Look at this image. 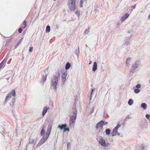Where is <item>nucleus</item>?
<instances>
[{
	"label": "nucleus",
	"mask_w": 150,
	"mask_h": 150,
	"mask_svg": "<svg viewBox=\"0 0 150 150\" xmlns=\"http://www.w3.org/2000/svg\"><path fill=\"white\" fill-rule=\"evenodd\" d=\"M70 113L69 125L70 127H72L75 125L77 114L75 107L72 108V110H70Z\"/></svg>",
	"instance_id": "nucleus-1"
},
{
	"label": "nucleus",
	"mask_w": 150,
	"mask_h": 150,
	"mask_svg": "<svg viewBox=\"0 0 150 150\" xmlns=\"http://www.w3.org/2000/svg\"><path fill=\"white\" fill-rule=\"evenodd\" d=\"M52 125V124H49L47 128V131L45 135H44L41 139L37 146H40L43 144L48 139L51 132Z\"/></svg>",
	"instance_id": "nucleus-2"
},
{
	"label": "nucleus",
	"mask_w": 150,
	"mask_h": 150,
	"mask_svg": "<svg viewBox=\"0 0 150 150\" xmlns=\"http://www.w3.org/2000/svg\"><path fill=\"white\" fill-rule=\"evenodd\" d=\"M59 72L58 71L56 73L55 76L52 78L51 81L52 88L56 91L57 90V86L58 82V80L59 79Z\"/></svg>",
	"instance_id": "nucleus-3"
},
{
	"label": "nucleus",
	"mask_w": 150,
	"mask_h": 150,
	"mask_svg": "<svg viewBox=\"0 0 150 150\" xmlns=\"http://www.w3.org/2000/svg\"><path fill=\"white\" fill-rule=\"evenodd\" d=\"M76 3V0H69L68 5L71 11H74L77 9Z\"/></svg>",
	"instance_id": "nucleus-4"
},
{
	"label": "nucleus",
	"mask_w": 150,
	"mask_h": 150,
	"mask_svg": "<svg viewBox=\"0 0 150 150\" xmlns=\"http://www.w3.org/2000/svg\"><path fill=\"white\" fill-rule=\"evenodd\" d=\"M96 139L97 141H98L99 144H100L102 146L106 148L109 146V144L108 143H106L105 142V140L103 139L102 137H101L100 138H99V137H98L97 136Z\"/></svg>",
	"instance_id": "nucleus-5"
},
{
	"label": "nucleus",
	"mask_w": 150,
	"mask_h": 150,
	"mask_svg": "<svg viewBox=\"0 0 150 150\" xmlns=\"http://www.w3.org/2000/svg\"><path fill=\"white\" fill-rule=\"evenodd\" d=\"M42 79L41 82L44 83L45 81L46 80L47 76L48 74V70L47 69H45L42 73Z\"/></svg>",
	"instance_id": "nucleus-6"
},
{
	"label": "nucleus",
	"mask_w": 150,
	"mask_h": 150,
	"mask_svg": "<svg viewBox=\"0 0 150 150\" xmlns=\"http://www.w3.org/2000/svg\"><path fill=\"white\" fill-rule=\"evenodd\" d=\"M140 62H139L136 61L135 62L132 64V65L130 68V72L133 73L134 72L135 69L138 68Z\"/></svg>",
	"instance_id": "nucleus-7"
},
{
	"label": "nucleus",
	"mask_w": 150,
	"mask_h": 150,
	"mask_svg": "<svg viewBox=\"0 0 150 150\" xmlns=\"http://www.w3.org/2000/svg\"><path fill=\"white\" fill-rule=\"evenodd\" d=\"M104 121L101 120L100 122H98L96 125V128L97 129L99 128L101 129V131H102V129H103V125Z\"/></svg>",
	"instance_id": "nucleus-8"
},
{
	"label": "nucleus",
	"mask_w": 150,
	"mask_h": 150,
	"mask_svg": "<svg viewBox=\"0 0 150 150\" xmlns=\"http://www.w3.org/2000/svg\"><path fill=\"white\" fill-rule=\"evenodd\" d=\"M58 127L61 130L64 129V132L67 131L66 128L67 127V125L66 124H62L61 125H59Z\"/></svg>",
	"instance_id": "nucleus-9"
},
{
	"label": "nucleus",
	"mask_w": 150,
	"mask_h": 150,
	"mask_svg": "<svg viewBox=\"0 0 150 150\" xmlns=\"http://www.w3.org/2000/svg\"><path fill=\"white\" fill-rule=\"evenodd\" d=\"M111 134H112V136H114L117 135H119L120 134L118 132L117 130L113 129Z\"/></svg>",
	"instance_id": "nucleus-10"
},
{
	"label": "nucleus",
	"mask_w": 150,
	"mask_h": 150,
	"mask_svg": "<svg viewBox=\"0 0 150 150\" xmlns=\"http://www.w3.org/2000/svg\"><path fill=\"white\" fill-rule=\"evenodd\" d=\"M129 16V14L128 13H126L125 15L122 17L121 18V20L122 21H123L127 18Z\"/></svg>",
	"instance_id": "nucleus-11"
},
{
	"label": "nucleus",
	"mask_w": 150,
	"mask_h": 150,
	"mask_svg": "<svg viewBox=\"0 0 150 150\" xmlns=\"http://www.w3.org/2000/svg\"><path fill=\"white\" fill-rule=\"evenodd\" d=\"M9 55V54L8 53V54L6 55V57L1 62V64H2L3 65L4 64L7 62L8 60V56Z\"/></svg>",
	"instance_id": "nucleus-12"
},
{
	"label": "nucleus",
	"mask_w": 150,
	"mask_h": 150,
	"mask_svg": "<svg viewBox=\"0 0 150 150\" xmlns=\"http://www.w3.org/2000/svg\"><path fill=\"white\" fill-rule=\"evenodd\" d=\"M97 69V64L96 62L93 63V66L92 68V71H95Z\"/></svg>",
	"instance_id": "nucleus-13"
},
{
	"label": "nucleus",
	"mask_w": 150,
	"mask_h": 150,
	"mask_svg": "<svg viewBox=\"0 0 150 150\" xmlns=\"http://www.w3.org/2000/svg\"><path fill=\"white\" fill-rule=\"evenodd\" d=\"M74 52V53L76 54L77 56V57L78 58L80 53L79 48V46L78 47V48L77 49L75 50Z\"/></svg>",
	"instance_id": "nucleus-14"
},
{
	"label": "nucleus",
	"mask_w": 150,
	"mask_h": 150,
	"mask_svg": "<svg viewBox=\"0 0 150 150\" xmlns=\"http://www.w3.org/2000/svg\"><path fill=\"white\" fill-rule=\"evenodd\" d=\"M67 75V71H65L62 72V79H66Z\"/></svg>",
	"instance_id": "nucleus-15"
},
{
	"label": "nucleus",
	"mask_w": 150,
	"mask_h": 150,
	"mask_svg": "<svg viewBox=\"0 0 150 150\" xmlns=\"http://www.w3.org/2000/svg\"><path fill=\"white\" fill-rule=\"evenodd\" d=\"M11 93H8L6 96L5 98V101L6 102H7L11 98Z\"/></svg>",
	"instance_id": "nucleus-16"
},
{
	"label": "nucleus",
	"mask_w": 150,
	"mask_h": 150,
	"mask_svg": "<svg viewBox=\"0 0 150 150\" xmlns=\"http://www.w3.org/2000/svg\"><path fill=\"white\" fill-rule=\"evenodd\" d=\"M48 110V108L47 107H45L44 108L42 112V115L43 116H44L45 115L46 113L47 112Z\"/></svg>",
	"instance_id": "nucleus-17"
},
{
	"label": "nucleus",
	"mask_w": 150,
	"mask_h": 150,
	"mask_svg": "<svg viewBox=\"0 0 150 150\" xmlns=\"http://www.w3.org/2000/svg\"><path fill=\"white\" fill-rule=\"evenodd\" d=\"M131 58H129L127 59L126 62V64L127 66H128L129 65V64L130 62H131Z\"/></svg>",
	"instance_id": "nucleus-18"
},
{
	"label": "nucleus",
	"mask_w": 150,
	"mask_h": 150,
	"mask_svg": "<svg viewBox=\"0 0 150 150\" xmlns=\"http://www.w3.org/2000/svg\"><path fill=\"white\" fill-rule=\"evenodd\" d=\"M141 107L142 108L144 109L145 110L147 108V105L145 103H142L141 104Z\"/></svg>",
	"instance_id": "nucleus-19"
},
{
	"label": "nucleus",
	"mask_w": 150,
	"mask_h": 150,
	"mask_svg": "<svg viewBox=\"0 0 150 150\" xmlns=\"http://www.w3.org/2000/svg\"><path fill=\"white\" fill-rule=\"evenodd\" d=\"M70 64L69 62H67L66 63L65 66V69L66 70H67L69 69L70 67Z\"/></svg>",
	"instance_id": "nucleus-20"
},
{
	"label": "nucleus",
	"mask_w": 150,
	"mask_h": 150,
	"mask_svg": "<svg viewBox=\"0 0 150 150\" xmlns=\"http://www.w3.org/2000/svg\"><path fill=\"white\" fill-rule=\"evenodd\" d=\"M133 104V101L132 99H130L128 101V104L129 105H132Z\"/></svg>",
	"instance_id": "nucleus-21"
},
{
	"label": "nucleus",
	"mask_w": 150,
	"mask_h": 150,
	"mask_svg": "<svg viewBox=\"0 0 150 150\" xmlns=\"http://www.w3.org/2000/svg\"><path fill=\"white\" fill-rule=\"evenodd\" d=\"M50 27L49 25H47L46 27V33H48L50 31Z\"/></svg>",
	"instance_id": "nucleus-22"
},
{
	"label": "nucleus",
	"mask_w": 150,
	"mask_h": 150,
	"mask_svg": "<svg viewBox=\"0 0 150 150\" xmlns=\"http://www.w3.org/2000/svg\"><path fill=\"white\" fill-rule=\"evenodd\" d=\"M127 38H126V39L124 41V44H126L127 45H129L130 44V42L129 41V40H127Z\"/></svg>",
	"instance_id": "nucleus-23"
},
{
	"label": "nucleus",
	"mask_w": 150,
	"mask_h": 150,
	"mask_svg": "<svg viewBox=\"0 0 150 150\" xmlns=\"http://www.w3.org/2000/svg\"><path fill=\"white\" fill-rule=\"evenodd\" d=\"M111 130L109 129H107L105 130V133L106 134L108 135L110 133Z\"/></svg>",
	"instance_id": "nucleus-24"
},
{
	"label": "nucleus",
	"mask_w": 150,
	"mask_h": 150,
	"mask_svg": "<svg viewBox=\"0 0 150 150\" xmlns=\"http://www.w3.org/2000/svg\"><path fill=\"white\" fill-rule=\"evenodd\" d=\"M75 14L77 15L78 17H79L80 16V11L79 10H76L75 11Z\"/></svg>",
	"instance_id": "nucleus-25"
},
{
	"label": "nucleus",
	"mask_w": 150,
	"mask_h": 150,
	"mask_svg": "<svg viewBox=\"0 0 150 150\" xmlns=\"http://www.w3.org/2000/svg\"><path fill=\"white\" fill-rule=\"evenodd\" d=\"M10 93H11V95L12 94L13 96H14L16 94V92L14 89Z\"/></svg>",
	"instance_id": "nucleus-26"
},
{
	"label": "nucleus",
	"mask_w": 150,
	"mask_h": 150,
	"mask_svg": "<svg viewBox=\"0 0 150 150\" xmlns=\"http://www.w3.org/2000/svg\"><path fill=\"white\" fill-rule=\"evenodd\" d=\"M121 126V125L118 124L114 129L117 130L118 128Z\"/></svg>",
	"instance_id": "nucleus-27"
},
{
	"label": "nucleus",
	"mask_w": 150,
	"mask_h": 150,
	"mask_svg": "<svg viewBox=\"0 0 150 150\" xmlns=\"http://www.w3.org/2000/svg\"><path fill=\"white\" fill-rule=\"evenodd\" d=\"M134 92L136 93H137L140 91V89L138 88H135L134 90Z\"/></svg>",
	"instance_id": "nucleus-28"
},
{
	"label": "nucleus",
	"mask_w": 150,
	"mask_h": 150,
	"mask_svg": "<svg viewBox=\"0 0 150 150\" xmlns=\"http://www.w3.org/2000/svg\"><path fill=\"white\" fill-rule=\"evenodd\" d=\"M95 107L96 106H94L93 107V108L91 109V111L90 112V114H91L93 112Z\"/></svg>",
	"instance_id": "nucleus-29"
},
{
	"label": "nucleus",
	"mask_w": 150,
	"mask_h": 150,
	"mask_svg": "<svg viewBox=\"0 0 150 150\" xmlns=\"http://www.w3.org/2000/svg\"><path fill=\"white\" fill-rule=\"evenodd\" d=\"M146 118L149 121H150V115L147 114L146 115Z\"/></svg>",
	"instance_id": "nucleus-30"
},
{
	"label": "nucleus",
	"mask_w": 150,
	"mask_h": 150,
	"mask_svg": "<svg viewBox=\"0 0 150 150\" xmlns=\"http://www.w3.org/2000/svg\"><path fill=\"white\" fill-rule=\"evenodd\" d=\"M15 100L14 98H13L12 99V102L10 104V105L12 106L15 103Z\"/></svg>",
	"instance_id": "nucleus-31"
},
{
	"label": "nucleus",
	"mask_w": 150,
	"mask_h": 150,
	"mask_svg": "<svg viewBox=\"0 0 150 150\" xmlns=\"http://www.w3.org/2000/svg\"><path fill=\"white\" fill-rule=\"evenodd\" d=\"M89 32V28H86L85 29V33L86 34H88Z\"/></svg>",
	"instance_id": "nucleus-32"
},
{
	"label": "nucleus",
	"mask_w": 150,
	"mask_h": 150,
	"mask_svg": "<svg viewBox=\"0 0 150 150\" xmlns=\"http://www.w3.org/2000/svg\"><path fill=\"white\" fill-rule=\"evenodd\" d=\"M13 38V37L12 36H11V37L9 38V39H8L7 41L6 42V44H7L8 43V42L10 41V40Z\"/></svg>",
	"instance_id": "nucleus-33"
},
{
	"label": "nucleus",
	"mask_w": 150,
	"mask_h": 150,
	"mask_svg": "<svg viewBox=\"0 0 150 150\" xmlns=\"http://www.w3.org/2000/svg\"><path fill=\"white\" fill-rule=\"evenodd\" d=\"M29 144H35V142H34V140L33 139H32L31 141H30L29 142Z\"/></svg>",
	"instance_id": "nucleus-34"
},
{
	"label": "nucleus",
	"mask_w": 150,
	"mask_h": 150,
	"mask_svg": "<svg viewBox=\"0 0 150 150\" xmlns=\"http://www.w3.org/2000/svg\"><path fill=\"white\" fill-rule=\"evenodd\" d=\"M83 0H81L80 2V7L82 8L83 7L82 4L83 3Z\"/></svg>",
	"instance_id": "nucleus-35"
},
{
	"label": "nucleus",
	"mask_w": 150,
	"mask_h": 150,
	"mask_svg": "<svg viewBox=\"0 0 150 150\" xmlns=\"http://www.w3.org/2000/svg\"><path fill=\"white\" fill-rule=\"evenodd\" d=\"M23 24L24 25V27H23V28H25L26 26V21L25 20L23 22Z\"/></svg>",
	"instance_id": "nucleus-36"
},
{
	"label": "nucleus",
	"mask_w": 150,
	"mask_h": 150,
	"mask_svg": "<svg viewBox=\"0 0 150 150\" xmlns=\"http://www.w3.org/2000/svg\"><path fill=\"white\" fill-rule=\"evenodd\" d=\"M45 133V130L44 129H42L41 132H40V134L41 135Z\"/></svg>",
	"instance_id": "nucleus-37"
},
{
	"label": "nucleus",
	"mask_w": 150,
	"mask_h": 150,
	"mask_svg": "<svg viewBox=\"0 0 150 150\" xmlns=\"http://www.w3.org/2000/svg\"><path fill=\"white\" fill-rule=\"evenodd\" d=\"M70 147V144L69 142L67 144V148L68 149V150L69 149Z\"/></svg>",
	"instance_id": "nucleus-38"
},
{
	"label": "nucleus",
	"mask_w": 150,
	"mask_h": 150,
	"mask_svg": "<svg viewBox=\"0 0 150 150\" xmlns=\"http://www.w3.org/2000/svg\"><path fill=\"white\" fill-rule=\"evenodd\" d=\"M33 47H30L29 49V52H31L33 51Z\"/></svg>",
	"instance_id": "nucleus-39"
},
{
	"label": "nucleus",
	"mask_w": 150,
	"mask_h": 150,
	"mask_svg": "<svg viewBox=\"0 0 150 150\" xmlns=\"http://www.w3.org/2000/svg\"><path fill=\"white\" fill-rule=\"evenodd\" d=\"M141 87V86L140 84H137L136 86V87L137 88H140Z\"/></svg>",
	"instance_id": "nucleus-40"
},
{
	"label": "nucleus",
	"mask_w": 150,
	"mask_h": 150,
	"mask_svg": "<svg viewBox=\"0 0 150 150\" xmlns=\"http://www.w3.org/2000/svg\"><path fill=\"white\" fill-rule=\"evenodd\" d=\"M136 4H135L134 6H132L131 7L132 8V11L133 9H134L136 8Z\"/></svg>",
	"instance_id": "nucleus-41"
},
{
	"label": "nucleus",
	"mask_w": 150,
	"mask_h": 150,
	"mask_svg": "<svg viewBox=\"0 0 150 150\" xmlns=\"http://www.w3.org/2000/svg\"><path fill=\"white\" fill-rule=\"evenodd\" d=\"M22 31V28H20L18 30V32L19 33H21Z\"/></svg>",
	"instance_id": "nucleus-42"
},
{
	"label": "nucleus",
	"mask_w": 150,
	"mask_h": 150,
	"mask_svg": "<svg viewBox=\"0 0 150 150\" xmlns=\"http://www.w3.org/2000/svg\"><path fill=\"white\" fill-rule=\"evenodd\" d=\"M98 130V132L99 133H102V132L103 131V129H102V131H101V129L100 128H99V129H97Z\"/></svg>",
	"instance_id": "nucleus-43"
},
{
	"label": "nucleus",
	"mask_w": 150,
	"mask_h": 150,
	"mask_svg": "<svg viewBox=\"0 0 150 150\" xmlns=\"http://www.w3.org/2000/svg\"><path fill=\"white\" fill-rule=\"evenodd\" d=\"M93 89H92L91 91V96H90V100L91 99V97H92V96L93 92Z\"/></svg>",
	"instance_id": "nucleus-44"
},
{
	"label": "nucleus",
	"mask_w": 150,
	"mask_h": 150,
	"mask_svg": "<svg viewBox=\"0 0 150 150\" xmlns=\"http://www.w3.org/2000/svg\"><path fill=\"white\" fill-rule=\"evenodd\" d=\"M62 79V83L63 84L65 82V81L66 80V79Z\"/></svg>",
	"instance_id": "nucleus-45"
},
{
	"label": "nucleus",
	"mask_w": 150,
	"mask_h": 150,
	"mask_svg": "<svg viewBox=\"0 0 150 150\" xmlns=\"http://www.w3.org/2000/svg\"><path fill=\"white\" fill-rule=\"evenodd\" d=\"M127 118H128L129 119H131L132 117L129 115H128L127 117Z\"/></svg>",
	"instance_id": "nucleus-46"
},
{
	"label": "nucleus",
	"mask_w": 150,
	"mask_h": 150,
	"mask_svg": "<svg viewBox=\"0 0 150 150\" xmlns=\"http://www.w3.org/2000/svg\"><path fill=\"white\" fill-rule=\"evenodd\" d=\"M108 122H105L104 121L103 125H107V124H108Z\"/></svg>",
	"instance_id": "nucleus-47"
},
{
	"label": "nucleus",
	"mask_w": 150,
	"mask_h": 150,
	"mask_svg": "<svg viewBox=\"0 0 150 150\" xmlns=\"http://www.w3.org/2000/svg\"><path fill=\"white\" fill-rule=\"evenodd\" d=\"M66 130L67 131H68V132H69V128H66Z\"/></svg>",
	"instance_id": "nucleus-48"
},
{
	"label": "nucleus",
	"mask_w": 150,
	"mask_h": 150,
	"mask_svg": "<svg viewBox=\"0 0 150 150\" xmlns=\"http://www.w3.org/2000/svg\"><path fill=\"white\" fill-rule=\"evenodd\" d=\"M3 65L1 63L0 64V68H1Z\"/></svg>",
	"instance_id": "nucleus-49"
},
{
	"label": "nucleus",
	"mask_w": 150,
	"mask_h": 150,
	"mask_svg": "<svg viewBox=\"0 0 150 150\" xmlns=\"http://www.w3.org/2000/svg\"><path fill=\"white\" fill-rule=\"evenodd\" d=\"M120 22H119V21H118V22H117V25H120Z\"/></svg>",
	"instance_id": "nucleus-50"
},
{
	"label": "nucleus",
	"mask_w": 150,
	"mask_h": 150,
	"mask_svg": "<svg viewBox=\"0 0 150 150\" xmlns=\"http://www.w3.org/2000/svg\"><path fill=\"white\" fill-rule=\"evenodd\" d=\"M141 148H142V149H144V146H143L142 145L141 146Z\"/></svg>",
	"instance_id": "nucleus-51"
},
{
	"label": "nucleus",
	"mask_w": 150,
	"mask_h": 150,
	"mask_svg": "<svg viewBox=\"0 0 150 150\" xmlns=\"http://www.w3.org/2000/svg\"><path fill=\"white\" fill-rule=\"evenodd\" d=\"M19 42H18L17 44L16 45V46L17 47V46L18 45H19Z\"/></svg>",
	"instance_id": "nucleus-52"
},
{
	"label": "nucleus",
	"mask_w": 150,
	"mask_h": 150,
	"mask_svg": "<svg viewBox=\"0 0 150 150\" xmlns=\"http://www.w3.org/2000/svg\"><path fill=\"white\" fill-rule=\"evenodd\" d=\"M91 63H92V62L91 61H90L89 64H91Z\"/></svg>",
	"instance_id": "nucleus-53"
},
{
	"label": "nucleus",
	"mask_w": 150,
	"mask_h": 150,
	"mask_svg": "<svg viewBox=\"0 0 150 150\" xmlns=\"http://www.w3.org/2000/svg\"><path fill=\"white\" fill-rule=\"evenodd\" d=\"M148 18L149 19H150V15H149L148 17Z\"/></svg>",
	"instance_id": "nucleus-54"
},
{
	"label": "nucleus",
	"mask_w": 150,
	"mask_h": 150,
	"mask_svg": "<svg viewBox=\"0 0 150 150\" xmlns=\"http://www.w3.org/2000/svg\"><path fill=\"white\" fill-rule=\"evenodd\" d=\"M9 77L6 79L7 80H8L9 79Z\"/></svg>",
	"instance_id": "nucleus-55"
},
{
	"label": "nucleus",
	"mask_w": 150,
	"mask_h": 150,
	"mask_svg": "<svg viewBox=\"0 0 150 150\" xmlns=\"http://www.w3.org/2000/svg\"><path fill=\"white\" fill-rule=\"evenodd\" d=\"M27 146H26V149L25 150H27Z\"/></svg>",
	"instance_id": "nucleus-56"
},
{
	"label": "nucleus",
	"mask_w": 150,
	"mask_h": 150,
	"mask_svg": "<svg viewBox=\"0 0 150 150\" xmlns=\"http://www.w3.org/2000/svg\"><path fill=\"white\" fill-rule=\"evenodd\" d=\"M86 47H87V44H86Z\"/></svg>",
	"instance_id": "nucleus-57"
},
{
	"label": "nucleus",
	"mask_w": 150,
	"mask_h": 150,
	"mask_svg": "<svg viewBox=\"0 0 150 150\" xmlns=\"http://www.w3.org/2000/svg\"><path fill=\"white\" fill-rule=\"evenodd\" d=\"M149 83H150V81H149Z\"/></svg>",
	"instance_id": "nucleus-58"
}]
</instances>
